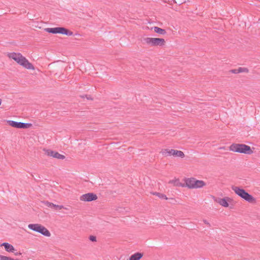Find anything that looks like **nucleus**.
Returning a JSON list of instances; mask_svg holds the SVG:
<instances>
[{"label": "nucleus", "instance_id": "obj_14", "mask_svg": "<svg viewBox=\"0 0 260 260\" xmlns=\"http://www.w3.org/2000/svg\"><path fill=\"white\" fill-rule=\"evenodd\" d=\"M218 203L224 207H228L229 205L228 200L225 198L219 199L218 201Z\"/></svg>", "mask_w": 260, "mask_h": 260}, {"label": "nucleus", "instance_id": "obj_24", "mask_svg": "<svg viewBox=\"0 0 260 260\" xmlns=\"http://www.w3.org/2000/svg\"><path fill=\"white\" fill-rule=\"evenodd\" d=\"M90 240L91 241H96V237L93 236H90L89 237Z\"/></svg>", "mask_w": 260, "mask_h": 260}, {"label": "nucleus", "instance_id": "obj_22", "mask_svg": "<svg viewBox=\"0 0 260 260\" xmlns=\"http://www.w3.org/2000/svg\"><path fill=\"white\" fill-rule=\"evenodd\" d=\"M56 158H58V159H63L65 158V156L64 155H63L62 154H60L59 153H58Z\"/></svg>", "mask_w": 260, "mask_h": 260}, {"label": "nucleus", "instance_id": "obj_5", "mask_svg": "<svg viewBox=\"0 0 260 260\" xmlns=\"http://www.w3.org/2000/svg\"><path fill=\"white\" fill-rule=\"evenodd\" d=\"M186 186L189 188H199L204 187L206 183L202 180H199L194 178H187L185 180Z\"/></svg>", "mask_w": 260, "mask_h": 260}, {"label": "nucleus", "instance_id": "obj_7", "mask_svg": "<svg viewBox=\"0 0 260 260\" xmlns=\"http://www.w3.org/2000/svg\"><path fill=\"white\" fill-rule=\"evenodd\" d=\"M145 42L151 46H162L165 44V40L161 38H146L144 39Z\"/></svg>", "mask_w": 260, "mask_h": 260}, {"label": "nucleus", "instance_id": "obj_12", "mask_svg": "<svg viewBox=\"0 0 260 260\" xmlns=\"http://www.w3.org/2000/svg\"><path fill=\"white\" fill-rule=\"evenodd\" d=\"M143 256V254L137 252L132 254L129 258V260H140Z\"/></svg>", "mask_w": 260, "mask_h": 260}, {"label": "nucleus", "instance_id": "obj_2", "mask_svg": "<svg viewBox=\"0 0 260 260\" xmlns=\"http://www.w3.org/2000/svg\"><path fill=\"white\" fill-rule=\"evenodd\" d=\"M230 150L248 154H250L252 153L250 147L245 144H233L230 147Z\"/></svg>", "mask_w": 260, "mask_h": 260}, {"label": "nucleus", "instance_id": "obj_23", "mask_svg": "<svg viewBox=\"0 0 260 260\" xmlns=\"http://www.w3.org/2000/svg\"><path fill=\"white\" fill-rule=\"evenodd\" d=\"M174 3H175L177 4L180 5L182 4L184 0H173Z\"/></svg>", "mask_w": 260, "mask_h": 260}, {"label": "nucleus", "instance_id": "obj_6", "mask_svg": "<svg viewBox=\"0 0 260 260\" xmlns=\"http://www.w3.org/2000/svg\"><path fill=\"white\" fill-rule=\"evenodd\" d=\"M45 30L49 33L60 34L66 35L68 36H71L73 35V32L72 31H69L67 29L62 27L47 28H45Z\"/></svg>", "mask_w": 260, "mask_h": 260}, {"label": "nucleus", "instance_id": "obj_25", "mask_svg": "<svg viewBox=\"0 0 260 260\" xmlns=\"http://www.w3.org/2000/svg\"><path fill=\"white\" fill-rule=\"evenodd\" d=\"M204 222L205 224H209V222H208L206 220H204Z\"/></svg>", "mask_w": 260, "mask_h": 260}, {"label": "nucleus", "instance_id": "obj_26", "mask_svg": "<svg viewBox=\"0 0 260 260\" xmlns=\"http://www.w3.org/2000/svg\"><path fill=\"white\" fill-rule=\"evenodd\" d=\"M20 254H21V253H20V252H17L15 253V255H19Z\"/></svg>", "mask_w": 260, "mask_h": 260}, {"label": "nucleus", "instance_id": "obj_10", "mask_svg": "<svg viewBox=\"0 0 260 260\" xmlns=\"http://www.w3.org/2000/svg\"><path fill=\"white\" fill-rule=\"evenodd\" d=\"M1 246H4L6 251L7 252H14L15 251V249L13 246L8 243H3L1 244Z\"/></svg>", "mask_w": 260, "mask_h": 260}, {"label": "nucleus", "instance_id": "obj_17", "mask_svg": "<svg viewBox=\"0 0 260 260\" xmlns=\"http://www.w3.org/2000/svg\"><path fill=\"white\" fill-rule=\"evenodd\" d=\"M174 156L182 158L184 156V154L181 151L176 150Z\"/></svg>", "mask_w": 260, "mask_h": 260}, {"label": "nucleus", "instance_id": "obj_9", "mask_svg": "<svg viewBox=\"0 0 260 260\" xmlns=\"http://www.w3.org/2000/svg\"><path fill=\"white\" fill-rule=\"evenodd\" d=\"M97 196L93 193H88L82 194L80 197V200L84 202H90L97 199Z\"/></svg>", "mask_w": 260, "mask_h": 260}, {"label": "nucleus", "instance_id": "obj_4", "mask_svg": "<svg viewBox=\"0 0 260 260\" xmlns=\"http://www.w3.org/2000/svg\"><path fill=\"white\" fill-rule=\"evenodd\" d=\"M28 228L35 232L41 234L46 237H50L51 233L43 225L39 223H31L28 225Z\"/></svg>", "mask_w": 260, "mask_h": 260}, {"label": "nucleus", "instance_id": "obj_21", "mask_svg": "<svg viewBox=\"0 0 260 260\" xmlns=\"http://www.w3.org/2000/svg\"><path fill=\"white\" fill-rule=\"evenodd\" d=\"M246 70V69L240 68H239L238 71H237L236 70H232V72L234 73H241V72H244Z\"/></svg>", "mask_w": 260, "mask_h": 260}, {"label": "nucleus", "instance_id": "obj_15", "mask_svg": "<svg viewBox=\"0 0 260 260\" xmlns=\"http://www.w3.org/2000/svg\"><path fill=\"white\" fill-rule=\"evenodd\" d=\"M46 154L49 156H51L54 158H56L58 152L56 151H52L51 150H47L46 151Z\"/></svg>", "mask_w": 260, "mask_h": 260}, {"label": "nucleus", "instance_id": "obj_19", "mask_svg": "<svg viewBox=\"0 0 260 260\" xmlns=\"http://www.w3.org/2000/svg\"><path fill=\"white\" fill-rule=\"evenodd\" d=\"M0 260H15L11 257L0 255Z\"/></svg>", "mask_w": 260, "mask_h": 260}, {"label": "nucleus", "instance_id": "obj_1", "mask_svg": "<svg viewBox=\"0 0 260 260\" xmlns=\"http://www.w3.org/2000/svg\"><path fill=\"white\" fill-rule=\"evenodd\" d=\"M8 55L9 58L14 59L17 63L23 68L28 70H35L34 66L21 53L12 52L9 53Z\"/></svg>", "mask_w": 260, "mask_h": 260}, {"label": "nucleus", "instance_id": "obj_13", "mask_svg": "<svg viewBox=\"0 0 260 260\" xmlns=\"http://www.w3.org/2000/svg\"><path fill=\"white\" fill-rule=\"evenodd\" d=\"M46 205L48 207L53 208L55 209L56 210H60L63 208V206L62 205H55V204H54L52 203H50L48 202H47L46 203Z\"/></svg>", "mask_w": 260, "mask_h": 260}, {"label": "nucleus", "instance_id": "obj_18", "mask_svg": "<svg viewBox=\"0 0 260 260\" xmlns=\"http://www.w3.org/2000/svg\"><path fill=\"white\" fill-rule=\"evenodd\" d=\"M0 260H15L11 257L0 255Z\"/></svg>", "mask_w": 260, "mask_h": 260}, {"label": "nucleus", "instance_id": "obj_3", "mask_svg": "<svg viewBox=\"0 0 260 260\" xmlns=\"http://www.w3.org/2000/svg\"><path fill=\"white\" fill-rule=\"evenodd\" d=\"M232 189L237 195L246 201L252 202L254 201V198L244 189L236 186H232Z\"/></svg>", "mask_w": 260, "mask_h": 260}, {"label": "nucleus", "instance_id": "obj_11", "mask_svg": "<svg viewBox=\"0 0 260 260\" xmlns=\"http://www.w3.org/2000/svg\"><path fill=\"white\" fill-rule=\"evenodd\" d=\"M176 150L175 149H166L162 150L161 151V153L162 155L165 156H174V153H175Z\"/></svg>", "mask_w": 260, "mask_h": 260}, {"label": "nucleus", "instance_id": "obj_16", "mask_svg": "<svg viewBox=\"0 0 260 260\" xmlns=\"http://www.w3.org/2000/svg\"><path fill=\"white\" fill-rule=\"evenodd\" d=\"M153 29L155 32L158 33L159 34L165 35L166 33V31L165 29L157 26H154L153 27Z\"/></svg>", "mask_w": 260, "mask_h": 260}, {"label": "nucleus", "instance_id": "obj_20", "mask_svg": "<svg viewBox=\"0 0 260 260\" xmlns=\"http://www.w3.org/2000/svg\"><path fill=\"white\" fill-rule=\"evenodd\" d=\"M155 194L157 195L159 198L160 199H165V200H167L168 199V198L167 197V196L164 194H162V193H155Z\"/></svg>", "mask_w": 260, "mask_h": 260}, {"label": "nucleus", "instance_id": "obj_8", "mask_svg": "<svg viewBox=\"0 0 260 260\" xmlns=\"http://www.w3.org/2000/svg\"><path fill=\"white\" fill-rule=\"evenodd\" d=\"M8 122L10 126L16 128H27L31 126L30 123L16 122L13 120H9Z\"/></svg>", "mask_w": 260, "mask_h": 260}]
</instances>
